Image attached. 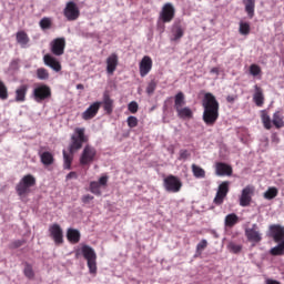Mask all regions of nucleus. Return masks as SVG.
Here are the masks:
<instances>
[{
    "label": "nucleus",
    "mask_w": 284,
    "mask_h": 284,
    "mask_svg": "<svg viewBox=\"0 0 284 284\" xmlns=\"http://www.w3.org/2000/svg\"><path fill=\"white\" fill-rule=\"evenodd\" d=\"M90 136L85 134V128H75L71 134V142L69 145L70 154L79 152L84 143H89Z\"/></svg>",
    "instance_id": "nucleus-2"
},
{
    "label": "nucleus",
    "mask_w": 284,
    "mask_h": 284,
    "mask_svg": "<svg viewBox=\"0 0 284 284\" xmlns=\"http://www.w3.org/2000/svg\"><path fill=\"white\" fill-rule=\"evenodd\" d=\"M83 84H77V90H83Z\"/></svg>",
    "instance_id": "nucleus-57"
},
{
    "label": "nucleus",
    "mask_w": 284,
    "mask_h": 284,
    "mask_svg": "<svg viewBox=\"0 0 284 284\" xmlns=\"http://www.w3.org/2000/svg\"><path fill=\"white\" fill-rule=\"evenodd\" d=\"M0 99L6 101L8 99V87L0 80Z\"/></svg>",
    "instance_id": "nucleus-45"
},
{
    "label": "nucleus",
    "mask_w": 284,
    "mask_h": 284,
    "mask_svg": "<svg viewBox=\"0 0 284 284\" xmlns=\"http://www.w3.org/2000/svg\"><path fill=\"white\" fill-rule=\"evenodd\" d=\"M126 123L130 128H136L139 125V119L134 115H130L126 120Z\"/></svg>",
    "instance_id": "nucleus-49"
},
{
    "label": "nucleus",
    "mask_w": 284,
    "mask_h": 284,
    "mask_svg": "<svg viewBox=\"0 0 284 284\" xmlns=\"http://www.w3.org/2000/svg\"><path fill=\"white\" fill-rule=\"evenodd\" d=\"M273 125L277 129L281 130V128H284V116L281 111H276L273 114V120H272Z\"/></svg>",
    "instance_id": "nucleus-29"
},
{
    "label": "nucleus",
    "mask_w": 284,
    "mask_h": 284,
    "mask_svg": "<svg viewBox=\"0 0 284 284\" xmlns=\"http://www.w3.org/2000/svg\"><path fill=\"white\" fill-rule=\"evenodd\" d=\"M254 94H253V101L257 108H263L265 103V95L263 94V88L258 87V84L254 85Z\"/></svg>",
    "instance_id": "nucleus-25"
},
{
    "label": "nucleus",
    "mask_w": 284,
    "mask_h": 284,
    "mask_svg": "<svg viewBox=\"0 0 284 284\" xmlns=\"http://www.w3.org/2000/svg\"><path fill=\"white\" fill-rule=\"evenodd\" d=\"M101 105L106 114H112V112H114V100L110 98V93H103Z\"/></svg>",
    "instance_id": "nucleus-23"
},
{
    "label": "nucleus",
    "mask_w": 284,
    "mask_h": 284,
    "mask_svg": "<svg viewBox=\"0 0 284 284\" xmlns=\"http://www.w3.org/2000/svg\"><path fill=\"white\" fill-rule=\"evenodd\" d=\"M23 274H24L26 278H29L30 281H32V278H34V270L32 268V264H30L28 262L24 263Z\"/></svg>",
    "instance_id": "nucleus-41"
},
{
    "label": "nucleus",
    "mask_w": 284,
    "mask_h": 284,
    "mask_svg": "<svg viewBox=\"0 0 284 284\" xmlns=\"http://www.w3.org/2000/svg\"><path fill=\"white\" fill-rule=\"evenodd\" d=\"M152 58L150 55H144L139 64L140 77H148V74L152 72Z\"/></svg>",
    "instance_id": "nucleus-14"
},
{
    "label": "nucleus",
    "mask_w": 284,
    "mask_h": 284,
    "mask_svg": "<svg viewBox=\"0 0 284 284\" xmlns=\"http://www.w3.org/2000/svg\"><path fill=\"white\" fill-rule=\"evenodd\" d=\"M278 196V189L276 186L268 187L264 193V199L266 201H272V199H276Z\"/></svg>",
    "instance_id": "nucleus-39"
},
{
    "label": "nucleus",
    "mask_w": 284,
    "mask_h": 284,
    "mask_svg": "<svg viewBox=\"0 0 284 284\" xmlns=\"http://www.w3.org/2000/svg\"><path fill=\"white\" fill-rule=\"evenodd\" d=\"M156 85H159V82H156V80H151L148 83L146 94H149V97H151V94H154V91L156 90Z\"/></svg>",
    "instance_id": "nucleus-44"
},
{
    "label": "nucleus",
    "mask_w": 284,
    "mask_h": 284,
    "mask_svg": "<svg viewBox=\"0 0 284 284\" xmlns=\"http://www.w3.org/2000/svg\"><path fill=\"white\" fill-rule=\"evenodd\" d=\"M33 99L37 103L52 99V89L48 84H39L33 89Z\"/></svg>",
    "instance_id": "nucleus-6"
},
{
    "label": "nucleus",
    "mask_w": 284,
    "mask_h": 284,
    "mask_svg": "<svg viewBox=\"0 0 284 284\" xmlns=\"http://www.w3.org/2000/svg\"><path fill=\"white\" fill-rule=\"evenodd\" d=\"M70 179H79V175L77 172L72 171L67 175V181H70Z\"/></svg>",
    "instance_id": "nucleus-54"
},
{
    "label": "nucleus",
    "mask_w": 284,
    "mask_h": 284,
    "mask_svg": "<svg viewBox=\"0 0 284 284\" xmlns=\"http://www.w3.org/2000/svg\"><path fill=\"white\" fill-rule=\"evenodd\" d=\"M89 190L91 194H94L95 196H101V186L99 185V182L92 181L90 182Z\"/></svg>",
    "instance_id": "nucleus-40"
},
{
    "label": "nucleus",
    "mask_w": 284,
    "mask_h": 284,
    "mask_svg": "<svg viewBox=\"0 0 284 284\" xmlns=\"http://www.w3.org/2000/svg\"><path fill=\"white\" fill-rule=\"evenodd\" d=\"M37 185V178L32 174L24 175L16 186V192L18 196H26L30 194V187Z\"/></svg>",
    "instance_id": "nucleus-4"
},
{
    "label": "nucleus",
    "mask_w": 284,
    "mask_h": 284,
    "mask_svg": "<svg viewBox=\"0 0 284 284\" xmlns=\"http://www.w3.org/2000/svg\"><path fill=\"white\" fill-rule=\"evenodd\" d=\"M81 201L82 203H90V201H94V196L87 194L82 196Z\"/></svg>",
    "instance_id": "nucleus-53"
},
{
    "label": "nucleus",
    "mask_w": 284,
    "mask_h": 284,
    "mask_svg": "<svg viewBox=\"0 0 284 284\" xmlns=\"http://www.w3.org/2000/svg\"><path fill=\"white\" fill-rule=\"evenodd\" d=\"M232 165L225 162L215 163V174L216 176H232L233 174Z\"/></svg>",
    "instance_id": "nucleus-18"
},
{
    "label": "nucleus",
    "mask_w": 284,
    "mask_h": 284,
    "mask_svg": "<svg viewBox=\"0 0 284 284\" xmlns=\"http://www.w3.org/2000/svg\"><path fill=\"white\" fill-rule=\"evenodd\" d=\"M67 239H68L69 243L77 245V243H79V241H81V232H79V230H77V229H68Z\"/></svg>",
    "instance_id": "nucleus-27"
},
{
    "label": "nucleus",
    "mask_w": 284,
    "mask_h": 284,
    "mask_svg": "<svg viewBox=\"0 0 284 284\" xmlns=\"http://www.w3.org/2000/svg\"><path fill=\"white\" fill-rule=\"evenodd\" d=\"M250 74H252V77H258V74H261V67H258L257 64H251Z\"/></svg>",
    "instance_id": "nucleus-47"
},
{
    "label": "nucleus",
    "mask_w": 284,
    "mask_h": 284,
    "mask_svg": "<svg viewBox=\"0 0 284 284\" xmlns=\"http://www.w3.org/2000/svg\"><path fill=\"white\" fill-rule=\"evenodd\" d=\"M250 30L251 28L248 22H243V21L240 22V29H239L240 34H242L243 37H247V34H250Z\"/></svg>",
    "instance_id": "nucleus-43"
},
{
    "label": "nucleus",
    "mask_w": 284,
    "mask_h": 284,
    "mask_svg": "<svg viewBox=\"0 0 284 284\" xmlns=\"http://www.w3.org/2000/svg\"><path fill=\"white\" fill-rule=\"evenodd\" d=\"M174 17H176V9L172 2H166L163 4L159 19L162 23H172L174 21Z\"/></svg>",
    "instance_id": "nucleus-7"
},
{
    "label": "nucleus",
    "mask_w": 284,
    "mask_h": 284,
    "mask_svg": "<svg viewBox=\"0 0 284 284\" xmlns=\"http://www.w3.org/2000/svg\"><path fill=\"white\" fill-rule=\"evenodd\" d=\"M22 245H26V240H17L14 242L11 243V247L13 250H17L19 247H21Z\"/></svg>",
    "instance_id": "nucleus-50"
},
{
    "label": "nucleus",
    "mask_w": 284,
    "mask_h": 284,
    "mask_svg": "<svg viewBox=\"0 0 284 284\" xmlns=\"http://www.w3.org/2000/svg\"><path fill=\"white\" fill-rule=\"evenodd\" d=\"M270 236L275 243H282V241H284V227L278 224L271 225Z\"/></svg>",
    "instance_id": "nucleus-17"
},
{
    "label": "nucleus",
    "mask_w": 284,
    "mask_h": 284,
    "mask_svg": "<svg viewBox=\"0 0 284 284\" xmlns=\"http://www.w3.org/2000/svg\"><path fill=\"white\" fill-rule=\"evenodd\" d=\"M256 192V187L254 185L248 184L246 185L240 195V205L241 207H250L252 205V197L254 196Z\"/></svg>",
    "instance_id": "nucleus-11"
},
{
    "label": "nucleus",
    "mask_w": 284,
    "mask_h": 284,
    "mask_svg": "<svg viewBox=\"0 0 284 284\" xmlns=\"http://www.w3.org/2000/svg\"><path fill=\"white\" fill-rule=\"evenodd\" d=\"M226 101H227V103H234V101H236V98L234 95H229L226 98Z\"/></svg>",
    "instance_id": "nucleus-55"
},
{
    "label": "nucleus",
    "mask_w": 284,
    "mask_h": 284,
    "mask_svg": "<svg viewBox=\"0 0 284 284\" xmlns=\"http://www.w3.org/2000/svg\"><path fill=\"white\" fill-rule=\"evenodd\" d=\"M242 3L244 4L245 12H246L248 19H254V12L256 9V0H242Z\"/></svg>",
    "instance_id": "nucleus-26"
},
{
    "label": "nucleus",
    "mask_w": 284,
    "mask_h": 284,
    "mask_svg": "<svg viewBox=\"0 0 284 284\" xmlns=\"http://www.w3.org/2000/svg\"><path fill=\"white\" fill-rule=\"evenodd\" d=\"M50 50L53 57H63L65 54V38H55L50 43Z\"/></svg>",
    "instance_id": "nucleus-12"
},
{
    "label": "nucleus",
    "mask_w": 284,
    "mask_h": 284,
    "mask_svg": "<svg viewBox=\"0 0 284 284\" xmlns=\"http://www.w3.org/2000/svg\"><path fill=\"white\" fill-rule=\"evenodd\" d=\"M204 108L202 119L206 125H214L219 121V100L212 93H205L202 101Z\"/></svg>",
    "instance_id": "nucleus-1"
},
{
    "label": "nucleus",
    "mask_w": 284,
    "mask_h": 284,
    "mask_svg": "<svg viewBox=\"0 0 284 284\" xmlns=\"http://www.w3.org/2000/svg\"><path fill=\"white\" fill-rule=\"evenodd\" d=\"M108 175H103V176H101L100 179H99V181H98V183H99V185L101 186L102 185V187H105L106 185H108Z\"/></svg>",
    "instance_id": "nucleus-52"
},
{
    "label": "nucleus",
    "mask_w": 284,
    "mask_h": 284,
    "mask_svg": "<svg viewBox=\"0 0 284 284\" xmlns=\"http://www.w3.org/2000/svg\"><path fill=\"white\" fill-rule=\"evenodd\" d=\"M271 256H283L284 255V240L270 250Z\"/></svg>",
    "instance_id": "nucleus-35"
},
{
    "label": "nucleus",
    "mask_w": 284,
    "mask_h": 284,
    "mask_svg": "<svg viewBox=\"0 0 284 284\" xmlns=\"http://www.w3.org/2000/svg\"><path fill=\"white\" fill-rule=\"evenodd\" d=\"M36 77L39 81H48L50 79V72L45 68H38L36 71Z\"/></svg>",
    "instance_id": "nucleus-34"
},
{
    "label": "nucleus",
    "mask_w": 284,
    "mask_h": 284,
    "mask_svg": "<svg viewBox=\"0 0 284 284\" xmlns=\"http://www.w3.org/2000/svg\"><path fill=\"white\" fill-rule=\"evenodd\" d=\"M99 110H101V102H93L83 113L82 119L83 121H91L94 119L97 114H99Z\"/></svg>",
    "instance_id": "nucleus-16"
},
{
    "label": "nucleus",
    "mask_w": 284,
    "mask_h": 284,
    "mask_svg": "<svg viewBox=\"0 0 284 284\" xmlns=\"http://www.w3.org/2000/svg\"><path fill=\"white\" fill-rule=\"evenodd\" d=\"M230 181H224L217 186V191L213 200L214 205H223L225 199H227V194H230Z\"/></svg>",
    "instance_id": "nucleus-10"
},
{
    "label": "nucleus",
    "mask_w": 284,
    "mask_h": 284,
    "mask_svg": "<svg viewBox=\"0 0 284 284\" xmlns=\"http://www.w3.org/2000/svg\"><path fill=\"white\" fill-rule=\"evenodd\" d=\"M80 254H82L83 258H85L90 274H97V252L94 248L88 244H84L81 246L80 251L75 252L77 258H79Z\"/></svg>",
    "instance_id": "nucleus-3"
},
{
    "label": "nucleus",
    "mask_w": 284,
    "mask_h": 284,
    "mask_svg": "<svg viewBox=\"0 0 284 284\" xmlns=\"http://www.w3.org/2000/svg\"><path fill=\"white\" fill-rule=\"evenodd\" d=\"M63 16L67 21H77L81 17V10L79 9V4L74 1L67 2L63 9Z\"/></svg>",
    "instance_id": "nucleus-9"
},
{
    "label": "nucleus",
    "mask_w": 284,
    "mask_h": 284,
    "mask_svg": "<svg viewBox=\"0 0 284 284\" xmlns=\"http://www.w3.org/2000/svg\"><path fill=\"white\" fill-rule=\"evenodd\" d=\"M239 223V215L236 213H231L225 216L224 225L225 227H234Z\"/></svg>",
    "instance_id": "nucleus-32"
},
{
    "label": "nucleus",
    "mask_w": 284,
    "mask_h": 284,
    "mask_svg": "<svg viewBox=\"0 0 284 284\" xmlns=\"http://www.w3.org/2000/svg\"><path fill=\"white\" fill-rule=\"evenodd\" d=\"M191 170L195 179H205V171L203 170V168L196 164H192Z\"/></svg>",
    "instance_id": "nucleus-38"
},
{
    "label": "nucleus",
    "mask_w": 284,
    "mask_h": 284,
    "mask_svg": "<svg viewBox=\"0 0 284 284\" xmlns=\"http://www.w3.org/2000/svg\"><path fill=\"white\" fill-rule=\"evenodd\" d=\"M128 110L129 112H131V114H136L139 112V103L132 101L131 103H129Z\"/></svg>",
    "instance_id": "nucleus-48"
},
{
    "label": "nucleus",
    "mask_w": 284,
    "mask_h": 284,
    "mask_svg": "<svg viewBox=\"0 0 284 284\" xmlns=\"http://www.w3.org/2000/svg\"><path fill=\"white\" fill-rule=\"evenodd\" d=\"M42 165H52L54 163V155L50 151H43V146L38 151Z\"/></svg>",
    "instance_id": "nucleus-24"
},
{
    "label": "nucleus",
    "mask_w": 284,
    "mask_h": 284,
    "mask_svg": "<svg viewBox=\"0 0 284 284\" xmlns=\"http://www.w3.org/2000/svg\"><path fill=\"white\" fill-rule=\"evenodd\" d=\"M190 156H191L190 151L182 149V150H180L178 160L179 161H187V159H190Z\"/></svg>",
    "instance_id": "nucleus-46"
},
{
    "label": "nucleus",
    "mask_w": 284,
    "mask_h": 284,
    "mask_svg": "<svg viewBox=\"0 0 284 284\" xmlns=\"http://www.w3.org/2000/svg\"><path fill=\"white\" fill-rule=\"evenodd\" d=\"M245 236L250 243H261L263 241V234H261L257 224H253L252 227L245 229Z\"/></svg>",
    "instance_id": "nucleus-13"
},
{
    "label": "nucleus",
    "mask_w": 284,
    "mask_h": 284,
    "mask_svg": "<svg viewBox=\"0 0 284 284\" xmlns=\"http://www.w3.org/2000/svg\"><path fill=\"white\" fill-rule=\"evenodd\" d=\"M50 236L53 239L55 245H62L63 243V230L59 224H52L49 227Z\"/></svg>",
    "instance_id": "nucleus-15"
},
{
    "label": "nucleus",
    "mask_w": 284,
    "mask_h": 284,
    "mask_svg": "<svg viewBox=\"0 0 284 284\" xmlns=\"http://www.w3.org/2000/svg\"><path fill=\"white\" fill-rule=\"evenodd\" d=\"M226 250L231 254H241V252H243V246L241 244H236L235 242H229Z\"/></svg>",
    "instance_id": "nucleus-36"
},
{
    "label": "nucleus",
    "mask_w": 284,
    "mask_h": 284,
    "mask_svg": "<svg viewBox=\"0 0 284 284\" xmlns=\"http://www.w3.org/2000/svg\"><path fill=\"white\" fill-rule=\"evenodd\" d=\"M261 119L265 130H272V118L270 116V113H267V110L261 111Z\"/></svg>",
    "instance_id": "nucleus-31"
},
{
    "label": "nucleus",
    "mask_w": 284,
    "mask_h": 284,
    "mask_svg": "<svg viewBox=\"0 0 284 284\" xmlns=\"http://www.w3.org/2000/svg\"><path fill=\"white\" fill-rule=\"evenodd\" d=\"M171 34L172 36L170 38V41L179 43V41H181V39H183V36L185 34V28H183L181 23H175L171 29Z\"/></svg>",
    "instance_id": "nucleus-19"
},
{
    "label": "nucleus",
    "mask_w": 284,
    "mask_h": 284,
    "mask_svg": "<svg viewBox=\"0 0 284 284\" xmlns=\"http://www.w3.org/2000/svg\"><path fill=\"white\" fill-rule=\"evenodd\" d=\"M97 160V149L94 146L87 144L80 155V165H92Z\"/></svg>",
    "instance_id": "nucleus-8"
},
{
    "label": "nucleus",
    "mask_w": 284,
    "mask_h": 284,
    "mask_svg": "<svg viewBox=\"0 0 284 284\" xmlns=\"http://www.w3.org/2000/svg\"><path fill=\"white\" fill-rule=\"evenodd\" d=\"M175 112H178V116L180 119H192V116H194V113L192 112V109H190V106H182L180 109H175Z\"/></svg>",
    "instance_id": "nucleus-30"
},
{
    "label": "nucleus",
    "mask_w": 284,
    "mask_h": 284,
    "mask_svg": "<svg viewBox=\"0 0 284 284\" xmlns=\"http://www.w3.org/2000/svg\"><path fill=\"white\" fill-rule=\"evenodd\" d=\"M43 63L48 68H51V70H54V72H61V62L50 53L43 55Z\"/></svg>",
    "instance_id": "nucleus-20"
},
{
    "label": "nucleus",
    "mask_w": 284,
    "mask_h": 284,
    "mask_svg": "<svg viewBox=\"0 0 284 284\" xmlns=\"http://www.w3.org/2000/svg\"><path fill=\"white\" fill-rule=\"evenodd\" d=\"M219 68L214 67L211 69V74H219Z\"/></svg>",
    "instance_id": "nucleus-56"
},
{
    "label": "nucleus",
    "mask_w": 284,
    "mask_h": 284,
    "mask_svg": "<svg viewBox=\"0 0 284 284\" xmlns=\"http://www.w3.org/2000/svg\"><path fill=\"white\" fill-rule=\"evenodd\" d=\"M64 170H72V161L74 160V153H68L63 151Z\"/></svg>",
    "instance_id": "nucleus-37"
},
{
    "label": "nucleus",
    "mask_w": 284,
    "mask_h": 284,
    "mask_svg": "<svg viewBox=\"0 0 284 284\" xmlns=\"http://www.w3.org/2000/svg\"><path fill=\"white\" fill-rule=\"evenodd\" d=\"M28 90H30V84H21L16 89V103H24Z\"/></svg>",
    "instance_id": "nucleus-21"
},
{
    "label": "nucleus",
    "mask_w": 284,
    "mask_h": 284,
    "mask_svg": "<svg viewBox=\"0 0 284 284\" xmlns=\"http://www.w3.org/2000/svg\"><path fill=\"white\" fill-rule=\"evenodd\" d=\"M39 26L41 30H50V28H52V18H42L39 22Z\"/></svg>",
    "instance_id": "nucleus-42"
},
{
    "label": "nucleus",
    "mask_w": 284,
    "mask_h": 284,
    "mask_svg": "<svg viewBox=\"0 0 284 284\" xmlns=\"http://www.w3.org/2000/svg\"><path fill=\"white\" fill-rule=\"evenodd\" d=\"M183 105H185V94L180 91L178 94H175V98H174V109L179 110Z\"/></svg>",
    "instance_id": "nucleus-33"
},
{
    "label": "nucleus",
    "mask_w": 284,
    "mask_h": 284,
    "mask_svg": "<svg viewBox=\"0 0 284 284\" xmlns=\"http://www.w3.org/2000/svg\"><path fill=\"white\" fill-rule=\"evenodd\" d=\"M207 247V240H202L197 245H196V252H203Z\"/></svg>",
    "instance_id": "nucleus-51"
},
{
    "label": "nucleus",
    "mask_w": 284,
    "mask_h": 284,
    "mask_svg": "<svg viewBox=\"0 0 284 284\" xmlns=\"http://www.w3.org/2000/svg\"><path fill=\"white\" fill-rule=\"evenodd\" d=\"M16 41L21 45V48H26L28 43H30V37L26 31H18L16 33Z\"/></svg>",
    "instance_id": "nucleus-28"
},
{
    "label": "nucleus",
    "mask_w": 284,
    "mask_h": 284,
    "mask_svg": "<svg viewBox=\"0 0 284 284\" xmlns=\"http://www.w3.org/2000/svg\"><path fill=\"white\" fill-rule=\"evenodd\" d=\"M119 65V55L116 53H111L106 59V72L108 74H114Z\"/></svg>",
    "instance_id": "nucleus-22"
},
{
    "label": "nucleus",
    "mask_w": 284,
    "mask_h": 284,
    "mask_svg": "<svg viewBox=\"0 0 284 284\" xmlns=\"http://www.w3.org/2000/svg\"><path fill=\"white\" fill-rule=\"evenodd\" d=\"M163 187L170 194H179L183 187V182H181V178L170 174L163 179Z\"/></svg>",
    "instance_id": "nucleus-5"
}]
</instances>
